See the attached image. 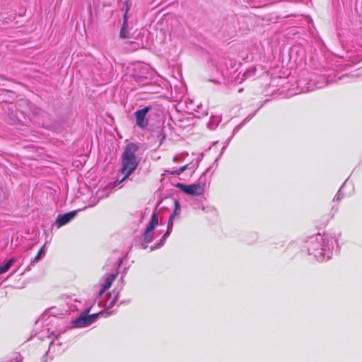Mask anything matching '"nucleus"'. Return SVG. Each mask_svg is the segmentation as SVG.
Returning <instances> with one entry per match:
<instances>
[{"mask_svg":"<svg viewBox=\"0 0 362 362\" xmlns=\"http://www.w3.org/2000/svg\"><path fill=\"white\" fill-rule=\"evenodd\" d=\"M138 150L139 146L136 144L129 143L126 145L120 158V173L124 175L121 182L126 180L137 168L139 160L136 153Z\"/></svg>","mask_w":362,"mask_h":362,"instance_id":"obj_1","label":"nucleus"},{"mask_svg":"<svg viewBox=\"0 0 362 362\" xmlns=\"http://www.w3.org/2000/svg\"><path fill=\"white\" fill-rule=\"evenodd\" d=\"M90 308H87L76 319L72 322L74 327L81 328L85 327L96 320L98 313L88 315Z\"/></svg>","mask_w":362,"mask_h":362,"instance_id":"obj_2","label":"nucleus"},{"mask_svg":"<svg viewBox=\"0 0 362 362\" xmlns=\"http://www.w3.org/2000/svg\"><path fill=\"white\" fill-rule=\"evenodd\" d=\"M176 187L180 189L185 193L192 196L202 195L204 192V185L201 183L189 185L177 183Z\"/></svg>","mask_w":362,"mask_h":362,"instance_id":"obj_3","label":"nucleus"},{"mask_svg":"<svg viewBox=\"0 0 362 362\" xmlns=\"http://www.w3.org/2000/svg\"><path fill=\"white\" fill-rule=\"evenodd\" d=\"M151 109V106H146L134 112L136 124L139 127L144 129L148 125V119L146 117V115Z\"/></svg>","mask_w":362,"mask_h":362,"instance_id":"obj_4","label":"nucleus"},{"mask_svg":"<svg viewBox=\"0 0 362 362\" xmlns=\"http://www.w3.org/2000/svg\"><path fill=\"white\" fill-rule=\"evenodd\" d=\"M76 214V212L73 211L64 214L58 215L55 221L57 228H60L68 223L75 217Z\"/></svg>","mask_w":362,"mask_h":362,"instance_id":"obj_5","label":"nucleus"},{"mask_svg":"<svg viewBox=\"0 0 362 362\" xmlns=\"http://www.w3.org/2000/svg\"><path fill=\"white\" fill-rule=\"evenodd\" d=\"M115 278L116 275L113 274H110L107 276L105 281L104 284L102 286V288L99 292L100 297H101L103 294L111 287L113 281L115 280Z\"/></svg>","mask_w":362,"mask_h":362,"instance_id":"obj_6","label":"nucleus"},{"mask_svg":"<svg viewBox=\"0 0 362 362\" xmlns=\"http://www.w3.org/2000/svg\"><path fill=\"white\" fill-rule=\"evenodd\" d=\"M180 211V209L179 203L177 201H175V209L173 210V212L172 213V214L170 216L168 223V230H167V232L165 233V234L164 235L165 236L170 233V230H171L172 227H173V219L175 217H177L179 216Z\"/></svg>","mask_w":362,"mask_h":362,"instance_id":"obj_7","label":"nucleus"},{"mask_svg":"<svg viewBox=\"0 0 362 362\" xmlns=\"http://www.w3.org/2000/svg\"><path fill=\"white\" fill-rule=\"evenodd\" d=\"M155 229L147 227L144 233V239L146 243H150L152 241Z\"/></svg>","mask_w":362,"mask_h":362,"instance_id":"obj_8","label":"nucleus"},{"mask_svg":"<svg viewBox=\"0 0 362 362\" xmlns=\"http://www.w3.org/2000/svg\"><path fill=\"white\" fill-rule=\"evenodd\" d=\"M16 262L15 258H11L4 265L0 267V274L8 271L11 265Z\"/></svg>","mask_w":362,"mask_h":362,"instance_id":"obj_9","label":"nucleus"},{"mask_svg":"<svg viewBox=\"0 0 362 362\" xmlns=\"http://www.w3.org/2000/svg\"><path fill=\"white\" fill-rule=\"evenodd\" d=\"M158 216H157L156 213H153L152 214V216H151V218L149 223L147 225V227L155 229L156 226L158 225Z\"/></svg>","mask_w":362,"mask_h":362,"instance_id":"obj_10","label":"nucleus"},{"mask_svg":"<svg viewBox=\"0 0 362 362\" xmlns=\"http://www.w3.org/2000/svg\"><path fill=\"white\" fill-rule=\"evenodd\" d=\"M127 25H122V27L119 32V37L123 39H126L129 37L128 32L127 31Z\"/></svg>","mask_w":362,"mask_h":362,"instance_id":"obj_11","label":"nucleus"},{"mask_svg":"<svg viewBox=\"0 0 362 362\" xmlns=\"http://www.w3.org/2000/svg\"><path fill=\"white\" fill-rule=\"evenodd\" d=\"M44 249L43 247H41L40 250L38 251L37 255L32 259L31 262L33 264H35L38 262L41 258V255L43 253Z\"/></svg>","mask_w":362,"mask_h":362,"instance_id":"obj_12","label":"nucleus"},{"mask_svg":"<svg viewBox=\"0 0 362 362\" xmlns=\"http://www.w3.org/2000/svg\"><path fill=\"white\" fill-rule=\"evenodd\" d=\"M187 168V165H183L178 168L177 170L173 171L171 173L172 175H180L182 173H183Z\"/></svg>","mask_w":362,"mask_h":362,"instance_id":"obj_13","label":"nucleus"},{"mask_svg":"<svg viewBox=\"0 0 362 362\" xmlns=\"http://www.w3.org/2000/svg\"><path fill=\"white\" fill-rule=\"evenodd\" d=\"M125 5V11L129 12L131 6V1L129 0H126L124 2Z\"/></svg>","mask_w":362,"mask_h":362,"instance_id":"obj_14","label":"nucleus"},{"mask_svg":"<svg viewBox=\"0 0 362 362\" xmlns=\"http://www.w3.org/2000/svg\"><path fill=\"white\" fill-rule=\"evenodd\" d=\"M123 19H124L123 25H127L128 12H127V11L124 12Z\"/></svg>","mask_w":362,"mask_h":362,"instance_id":"obj_15","label":"nucleus"}]
</instances>
